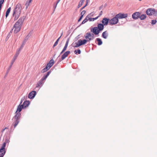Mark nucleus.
<instances>
[{"label":"nucleus","instance_id":"nucleus-22","mask_svg":"<svg viewBox=\"0 0 157 157\" xmlns=\"http://www.w3.org/2000/svg\"><path fill=\"white\" fill-rule=\"evenodd\" d=\"M6 142L5 141L3 144L2 147L0 150H1L2 151H5V147H6Z\"/></svg>","mask_w":157,"mask_h":157},{"label":"nucleus","instance_id":"nucleus-2","mask_svg":"<svg viewBox=\"0 0 157 157\" xmlns=\"http://www.w3.org/2000/svg\"><path fill=\"white\" fill-rule=\"evenodd\" d=\"M23 22V20L22 19L20 18L15 23L13 27L14 33H16L20 31Z\"/></svg>","mask_w":157,"mask_h":157},{"label":"nucleus","instance_id":"nucleus-20","mask_svg":"<svg viewBox=\"0 0 157 157\" xmlns=\"http://www.w3.org/2000/svg\"><path fill=\"white\" fill-rule=\"evenodd\" d=\"M24 44H22V45H21V48H20L19 49L17 50L16 54H15V55H14V56L15 57H17L18 56L20 52V51L22 49V47L24 45Z\"/></svg>","mask_w":157,"mask_h":157},{"label":"nucleus","instance_id":"nucleus-31","mask_svg":"<svg viewBox=\"0 0 157 157\" xmlns=\"http://www.w3.org/2000/svg\"><path fill=\"white\" fill-rule=\"evenodd\" d=\"M72 44H75V46H74V47H78L80 46L78 44V42H75L74 44L73 43Z\"/></svg>","mask_w":157,"mask_h":157},{"label":"nucleus","instance_id":"nucleus-40","mask_svg":"<svg viewBox=\"0 0 157 157\" xmlns=\"http://www.w3.org/2000/svg\"><path fill=\"white\" fill-rule=\"evenodd\" d=\"M45 68L46 69L48 70H49L50 69V67L48 66L47 65L46 66V67Z\"/></svg>","mask_w":157,"mask_h":157},{"label":"nucleus","instance_id":"nucleus-35","mask_svg":"<svg viewBox=\"0 0 157 157\" xmlns=\"http://www.w3.org/2000/svg\"><path fill=\"white\" fill-rule=\"evenodd\" d=\"M156 20H152L151 21V24L152 25H154L156 23Z\"/></svg>","mask_w":157,"mask_h":157},{"label":"nucleus","instance_id":"nucleus-33","mask_svg":"<svg viewBox=\"0 0 157 157\" xmlns=\"http://www.w3.org/2000/svg\"><path fill=\"white\" fill-rule=\"evenodd\" d=\"M17 58V57H15L14 56V57L13 58V59L12 60V62H11V64H12V65L13 64V63L15 61L16 59Z\"/></svg>","mask_w":157,"mask_h":157},{"label":"nucleus","instance_id":"nucleus-46","mask_svg":"<svg viewBox=\"0 0 157 157\" xmlns=\"http://www.w3.org/2000/svg\"><path fill=\"white\" fill-rule=\"evenodd\" d=\"M57 3H56V4L55 5V6H54V10H55L56 6H57Z\"/></svg>","mask_w":157,"mask_h":157},{"label":"nucleus","instance_id":"nucleus-36","mask_svg":"<svg viewBox=\"0 0 157 157\" xmlns=\"http://www.w3.org/2000/svg\"><path fill=\"white\" fill-rule=\"evenodd\" d=\"M85 13H86V11L85 10L82 11L81 13V16H83L85 14Z\"/></svg>","mask_w":157,"mask_h":157},{"label":"nucleus","instance_id":"nucleus-50","mask_svg":"<svg viewBox=\"0 0 157 157\" xmlns=\"http://www.w3.org/2000/svg\"><path fill=\"white\" fill-rule=\"evenodd\" d=\"M12 65L11 64V66H10V67H11V65Z\"/></svg>","mask_w":157,"mask_h":157},{"label":"nucleus","instance_id":"nucleus-21","mask_svg":"<svg viewBox=\"0 0 157 157\" xmlns=\"http://www.w3.org/2000/svg\"><path fill=\"white\" fill-rule=\"evenodd\" d=\"M54 60L53 59H51L49 62L47 64L50 67H51L54 64Z\"/></svg>","mask_w":157,"mask_h":157},{"label":"nucleus","instance_id":"nucleus-47","mask_svg":"<svg viewBox=\"0 0 157 157\" xmlns=\"http://www.w3.org/2000/svg\"><path fill=\"white\" fill-rule=\"evenodd\" d=\"M74 52L75 53V54H77V51L76 50H75V51H74Z\"/></svg>","mask_w":157,"mask_h":157},{"label":"nucleus","instance_id":"nucleus-28","mask_svg":"<svg viewBox=\"0 0 157 157\" xmlns=\"http://www.w3.org/2000/svg\"><path fill=\"white\" fill-rule=\"evenodd\" d=\"M90 16L89 15H87L86 18L85 19L82 21V24H83L85 23L88 20V17H89Z\"/></svg>","mask_w":157,"mask_h":157},{"label":"nucleus","instance_id":"nucleus-25","mask_svg":"<svg viewBox=\"0 0 157 157\" xmlns=\"http://www.w3.org/2000/svg\"><path fill=\"white\" fill-rule=\"evenodd\" d=\"M10 10H11V7H10L7 9V11H6V17H7L8 16L10 11Z\"/></svg>","mask_w":157,"mask_h":157},{"label":"nucleus","instance_id":"nucleus-17","mask_svg":"<svg viewBox=\"0 0 157 157\" xmlns=\"http://www.w3.org/2000/svg\"><path fill=\"white\" fill-rule=\"evenodd\" d=\"M98 28L99 30L101 31H102L104 28V25L101 23H100L98 25Z\"/></svg>","mask_w":157,"mask_h":157},{"label":"nucleus","instance_id":"nucleus-48","mask_svg":"<svg viewBox=\"0 0 157 157\" xmlns=\"http://www.w3.org/2000/svg\"><path fill=\"white\" fill-rule=\"evenodd\" d=\"M60 0H58V1L57 2V4H58L59 2H60Z\"/></svg>","mask_w":157,"mask_h":157},{"label":"nucleus","instance_id":"nucleus-26","mask_svg":"<svg viewBox=\"0 0 157 157\" xmlns=\"http://www.w3.org/2000/svg\"><path fill=\"white\" fill-rule=\"evenodd\" d=\"M96 40L98 42V45H100L102 44V42L100 39L99 38H97L96 39Z\"/></svg>","mask_w":157,"mask_h":157},{"label":"nucleus","instance_id":"nucleus-7","mask_svg":"<svg viewBox=\"0 0 157 157\" xmlns=\"http://www.w3.org/2000/svg\"><path fill=\"white\" fill-rule=\"evenodd\" d=\"M118 22V19L116 16L109 20V23L110 25L117 24Z\"/></svg>","mask_w":157,"mask_h":157},{"label":"nucleus","instance_id":"nucleus-38","mask_svg":"<svg viewBox=\"0 0 157 157\" xmlns=\"http://www.w3.org/2000/svg\"><path fill=\"white\" fill-rule=\"evenodd\" d=\"M88 0H86V3L85 5L81 9H83L85 7H86L88 5Z\"/></svg>","mask_w":157,"mask_h":157},{"label":"nucleus","instance_id":"nucleus-34","mask_svg":"<svg viewBox=\"0 0 157 157\" xmlns=\"http://www.w3.org/2000/svg\"><path fill=\"white\" fill-rule=\"evenodd\" d=\"M48 70L46 69L45 68H44V69H43L41 70V72L42 73H44L46 72Z\"/></svg>","mask_w":157,"mask_h":157},{"label":"nucleus","instance_id":"nucleus-43","mask_svg":"<svg viewBox=\"0 0 157 157\" xmlns=\"http://www.w3.org/2000/svg\"><path fill=\"white\" fill-rule=\"evenodd\" d=\"M6 129H7V128H6V127L5 128L3 129L2 131V132H4V130Z\"/></svg>","mask_w":157,"mask_h":157},{"label":"nucleus","instance_id":"nucleus-5","mask_svg":"<svg viewBox=\"0 0 157 157\" xmlns=\"http://www.w3.org/2000/svg\"><path fill=\"white\" fill-rule=\"evenodd\" d=\"M146 13L148 15L151 16L155 15L157 13V11L154 9L149 8L147 10Z\"/></svg>","mask_w":157,"mask_h":157},{"label":"nucleus","instance_id":"nucleus-12","mask_svg":"<svg viewBox=\"0 0 157 157\" xmlns=\"http://www.w3.org/2000/svg\"><path fill=\"white\" fill-rule=\"evenodd\" d=\"M109 19L106 18L103 19L102 20V23L104 25H108V22H109Z\"/></svg>","mask_w":157,"mask_h":157},{"label":"nucleus","instance_id":"nucleus-11","mask_svg":"<svg viewBox=\"0 0 157 157\" xmlns=\"http://www.w3.org/2000/svg\"><path fill=\"white\" fill-rule=\"evenodd\" d=\"M91 31L93 32L96 35L98 34L100 32V31L97 27H94L93 29V30H91Z\"/></svg>","mask_w":157,"mask_h":157},{"label":"nucleus","instance_id":"nucleus-9","mask_svg":"<svg viewBox=\"0 0 157 157\" xmlns=\"http://www.w3.org/2000/svg\"><path fill=\"white\" fill-rule=\"evenodd\" d=\"M140 13L139 12H136L132 15V18L134 19H137L140 17Z\"/></svg>","mask_w":157,"mask_h":157},{"label":"nucleus","instance_id":"nucleus-52","mask_svg":"<svg viewBox=\"0 0 157 157\" xmlns=\"http://www.w3.org/2000/svg\"><path fill=\"white\" fill-rule=\"evenodd\" d=\"M139 0V1H141V0Z\"/></svg>","mask_w":157,"mask_h":157},{"label":"nucleus","instance_id":"nucleus-29","mask_svg":"<svg viewBox=\"0 0 157 157\" xmlns=\"http://www.w3.org/2000/svg\"><path fill=\"white\" fill-rule=\"evenodd\" d=\"M85 0H81L80 1L78 6V8H79L82 5L83 3L84 2Z\"/></svg>","mask_w":157,"mask_h":157},{"label":"nucleus","instance_id":"nucleus-8","mask_svg":"<svg viewBox=\"0 0 157 157\" xmlns=\"http://www.w3.org/2000/svg\"><path fill=\"white\" fill-rule=\"evenodd\" d=\"M118 19H122L128 16V14L127 13H119V14H117L116 15Z\"/></svg>","mask_w":157,"mask_h":157},{"label":"nucleus","instance_id":"nucleus-37","mask_svg":"<svg viewBox=\"0 0 157 157\" xmlns=\"http://www.w3.org/2000/svg\"><path fill=\"white\" fill-rule=\"evenodd\" d=\"M94 14V13L93 12H92V13H90L88 15H90V16L89 17H91L93 16Z\"/></svg>","mask_w":157,"mask_h":157},{"label":"nucleus","instance_id":"nucleus-24","mask_svg":"<svg viewBox=\"0 0 157 157\" xmlns=\"http://www.w3.org/2000/svg\"><path fill=\"white\" fill-rule=\"evenodd\" d=\"M6 153L5 151L0 150V157H3Z\"/></svg>","mask_w":157,"mask_h":157},{"label":"nucleus","instance_id":"nucleus-45","mask_svg":"<svg viewBox=\"0 0 157 157\" xmlns=\"http://www.w3.org/2000/svg\"><path fill=\"white\" fill-rule=\"evenodd\" d=\"M77 52L78 53V54H80L81 53V51L79 49L78 50V52Z\"/></svg>","mask_w":157,"mask_h":157},{"label":"nucleus","instance_id":"nucleus-51","mask_svg":"<svg viewBox=\"0 0 157 157\" xmlns=\"http://www.w3.org/2000/svg\"><path fill=\"white\" fill-rule=\"evenodd\" d=\"M30 0L31 2L32 0Z\"/></svg>","mask_w":157,"mask_h":157},{"label":"nucleus","instance_id":"nucleus-41","mask_svg":"<svg viewBox=\"0 0 157 157\" xmlns=\"http://www.w3.org/2000/svg\"><path fill=\"white\" fill-rule=\"evenodd\" d=\"M102 11H101L100 12V13L99 14V16H98V17H100L102 15Z\"/></svg>","mask_w":157,"mask_h":157},{"label":"nucleus","instance_id":"nucleus-16","mask_svg":"<svg viewBox=\"0 0 157 157\" xmlns=\"http://www.w3.org/2000/svg\"><path fill=\"white\" fill-rule=\"evenodd\" d=\"M108 36V33L107 31H105L102 33V37L104 39H106Z\"/></svg>","mask_w":157,"mask_h":157},{"label":"nucleus","instance_id":"nucleus-3","mask_svg":"<svg viewBox=\"0 0 157 157\" xmlns=\"http://www.w3.org/2000/svg\"><path fill=\"white\" fill-rule=\"evenodd\" d=\"M21 117V113L19 112H15V115L13 117L14 121L13 124L15 128L19 122V120Z\"/></svg>","mask_w":157,"mask_h":157},{"label":"nucleus","instance_id":"nucleus-13","mask_svg":"<svg viewBox=\"0 0 157 157\" xmlns=\"http://www.w3.org/2000/svg\"><path fill=\"white\" fill-rule=\"evenodd\" d=\"M70 53L69 51H67L65 52L62 56L61 57V59L63 60Z\"/></svg>","mask_w":157,"mask_h":157},{"label":"nucleus","instance_id":"nucleus-27","mask_svg":"<svg viewBox=\"0 0 157 157\" xmlns=\"http://www.w3.org/2000/svg\"><path fill=\"white\" fill-rule=\"evenodd\" d=\"M98 17H97L95 18H91L90 17H88V20L90 21H94L95 20L97 19Z\"/></svg>","mask_w":157,"mask_h":157},{"label":"nucleus","instance_id":"nucleus-10","mask_svg":"<svg viewBox=\"0 0 157 157\" xmlns=\"http://www.w3.org/2000/svg\"><path fill=\"white\" fill-rule=\"evenodd\" d=\"M36 94V92L35 91H33L29 93L28 95V97L30 99L33 98Z\"/></svg>","mask_w":157,"mask_h":157},{"label":"nucleus","instance_id":"nucleus-30","mask_svg":"<svg viewBox=\"0 0 157 157\" xmlns=\"http://www.w3.org/2000/svg\"><path fill=\"white\" fill-rule=\"evenodd\" d=\"M31 2L30 0H29V1L26 2L25 4V5L26 6L27 8L28 7L29 5V4Z\"/></svg>","mask_w":157,"mask_h":157},{"label":"nucleus","instance_id":"nucleus-49","mask_svg":"<svg viewBox=\"0 0 157 157\" xmlns=\"http://www.w3.org/2000/svg\"><path fill=\"white\" fill-rule=\"evenodd\" d=\"M29 35H31V34H30V33H29V34L28 35V36H29Z\"/></svg>","mask_w":157,"mask_h":157},{"label":"nucleus","instance_id":"nucleus-39","mask_svg":"<svg viewBox=\"0 0 157 157\" xmlns=\"http://www.w3.org/2000/svg\"><path fill=\"white\" fill-rule=\"evenodd\" d=\"M58 44V42L56 41L53 45V47H54L55 46H56Z\"/></svg>","mask_w":157,"mask_h":157},{"label":"nucleus","instance_id":"nucleus-6","mask_svg":"<svg viewBox=\"0 0 157 157\" xmlns=\"http://www.w3.org/2000/svg\"><path fill=\"white\" fill-rule=\"evenodd\" d=\"M94 35L93 34H91L90 33H87L85 36V38L86 39L87 41H89L94 39Z\"/></svg>","mask_w":157,"mask_h":157},{"label":"nucleus","instance_id":"nucleus-44","mask_svg":"<svg viewBox=\"0 0 157 157\" xmlns=\"http://www.w3.org/2000/svg\"><path fill=\"white\" fill-rule=\"evenodd\" d=\"M62 35V34L60 36V37H59L57 39V40H56V41L57 42H58V41L60 39V37H61Z\"/></svg>","mask_w":157,"mask_h":157},{"label":"nucleus","instance_id":"nucleus-1","mask_svg":"<svg viewBox=\"0 0 157 157\" xmlns=\"http://www.w3.org/2000/svg\"><path fill=\"white\" fill-rule=\"evenodd\" d=\"M22 7L21 5L19 3L17 4L15 8L13 14V16L14 17V20L18 19L21 14Z\"/></svg>","mask_w":157,"mask_h":157},{"label":"nucleus","instance_id":"nucleus-32","mask_svg":"<svg viewBox=\"0 0 157 157\" xmlns=\"http://www.w3.org/2000/svg\"><path fill=\"white\" fill-rule=\"evenodd\" d=\"M4 0H0V10L2 7V4L3 3Z\"/></svg>","mask_w":157,"mask_h":157},{"label":"nucleus","instance_id":"nucleus-19","mask_svg":"<svg viewBox=\"0 0 157 157\" xmlns=\"http://www.w3.org/2000/svg\"><path fill=\"white\" fill-rule=\"evenodd\" d=\"M24 108V107H23V105H19L17 107V111L16 112H19L20 113V112L21 111L22 109Z\"/></svg>","mask_w":157,"mask_h":157},{"label":"nucleus","instance_id":"nucleus-15","mask_svg":"<svg viewBox=\"0 0 157 157\" xmlns=\"http://www.w3.org/2000/svg\"><path fill=\"white\" fill-rule=\"evenodd\" d=\"M78 42L80 46L82 45L85 44L86 43L87 40L85 39L83 40L80 39L78 41Z\"/></svg>","mask_w":157,"mask_h":157},{"label":"nucleus","instance_id":"nucleus-18","mask_svg":"<svg viewBox=\"0 0 157 157\" xmlns=\"http://www.w3.org/2000/svg\"><path fill=\"white\" fill-rule=\"evenodd\" d=\"M29 103L30 102L29 101H26L23 102L22 105H23V107L25 108L28 106Z\"/></svg>","mask_w":157,"mask_h":157},{"label":"nucleus","instance_id":"nucleus-14","mask_svg":"<svg viewBox=\"0 0 157 157\" xmlns=\"http://www.w3.org/2000/svg\"><path fill=\"white\" fill-rule=\"evenodd\" d=\"M69 39H68L67 40V41H66V43L65 46H64L63 50H62V51L60 52V54H62L63 53L66 49L67 48L68 46V44L69 42Z\"/></svg>","mask_w":157,"mask_h":157},{"label":"nucleus","instance_id":"nucleus-23","mask_svg":"<svg viewBox=\"0 0 157 157\" xmlns=\"http://www.w3.org/2000/svg\"><path fill=\"white\" fill-rule=\"evenodd\" d=\"M147 17V16L146 14H142L141 16L140 15L139 18L141 20H143L145 19Z\"/></svg>","mask_w":157,"mask_h":157},{"label":"nucleus","instance_id":"nucleus-42","mask_svg":"<svg viewBox=\"0 0 157 157\" xmlns=\"http://www.w3.org/2000/svg\"><path fill=\"white\" fill-rule=\"evenodd\" d=\"M82 17H83V16H81L80 17V18H79V19H78V22L80 21L81 20Z\"/></svg>","mask_w":157,"mask_h":157},{"label":"nucleus","instance_id":"nucleus-4","mask_svg":"<svg viewBox=\"0 0 157 157\" xmlns=\"http://www.w3.org/2000/svg\"><path fill=\"white\" fill-rule=\"evenodd\" d=\"M50 72L48 71L46 75H45L40 80L36 85V88H39L40 86H41L44 83V81L47 78L49 75Z\"/></svg>","mask_w":157,"mask_h":157}]
</instances>
